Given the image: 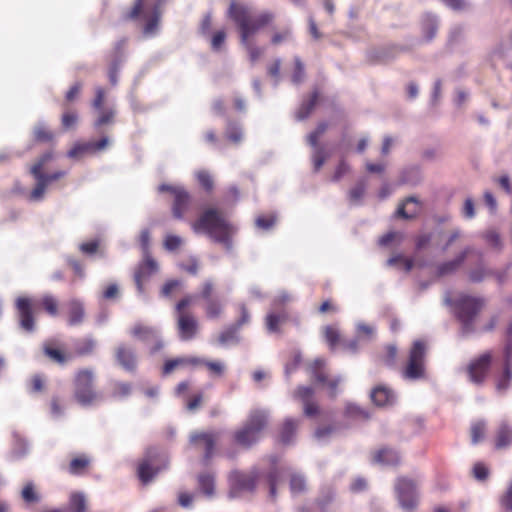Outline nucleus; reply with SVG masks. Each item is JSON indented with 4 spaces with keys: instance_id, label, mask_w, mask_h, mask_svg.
<instances>
[{
    "instance_id": "nucleus-10",
    "label": "nucleus",
    "mask_w": 512,
    "mask_h": 512,
    "mask_svg": "<svg viewBox=\"0 0 512 512\" xmlns=\"http://www.w3.org/2000/svg\"><path fill=\"white\" fill-rule=\"evenodd\" d=\"M257 481L258 474L255 471H232L228 476L229 496L236 498L242 496L245 493L253 492L256 488Z\"/></svg>"
},
{
    "instance_id": "nucleus-26",
    "label": "nucleus",
    "mask_w": 512,
    "mask_h": 512,
    "mask_svg": "<svg viewBox=\"0 0 512 512\" xmlns=\"http://www.w3.org/2000/svg\"><path fill=\"white\" fill-rule=\"evenodd\" d=\"M308 372L311 378L319 384H325L329 377L326 361L322 358H317L308 366Z\"/></svg>"
},
{
    "instance_id": "nucleus-39",
    "label": "nucleus",
    "mask_w": 512,
    "mask_h": 512,
    "mask_svg": "<svg viewBox=\"0 0 512 512\" xmlns=\"http://www.w3.org/2000/svg\"><path fill=\"white\" fill-rule=\"evenodd\" d=\"M89 464L90 460L86 456H77L71 460L68 466V472L72 475H81L87 469Z\"/></svg>"
},
{
    "instance_id": "nucleus-43",
    "label": "nucleus",
    "mask_w": 512,
    "mask_h": 512,
    "mask_svg": "<svg viewBox=\"0 0 512 512\" xmlns=\"http://www.w3.org/2000/svg\"><path fill=\"white\" fill-rule=\"evenodd\" d=\"M292 37V30L290 27H283L272 33L270 42L272 45L277 46L289 41Z\"/></svg>"
},
{
    "instance_id": "nucleus-38",
    "label": "nucleus",
    "mask_w": 512,
    "mask_h": 512,
    "mask_svg": "<svg viewBox=\"0 0 512 512\" xmlns=\"http://www.w3.org/2000/svg\"><path fill=\"white\" fill-rule=\"evenodd\" d=\"M319 98V93L314 91L308 100L304 101L297 112V118L303 120L314 110Z\"/></svg>"
},
{
    "instance_id": "nucleus-37",
    "label": "nucleus",
    "mask_w": 512,
    "mask_h": 512,
    "mask_svg": "<svg viewBox=\"0 0 512 512\" xmlns=\"http://www.w3.org/2000/svg\"><path fill=\"white\" fill-rule=\"evenodd\" d=\"M512 380V365L503 364L502 373L496 378V389L498 392H505Z\"/></svg>"
},
{
    "instance_id": "nucleus-48",
    "label": "nucleus",
    "mask_w": 512,
    "mask_h": 512,
    "mask_svg": "<svg viewBox=\"0 0 512 512\" xmlns=\"http://www.w3.org/2000/svg\"><path fill=\"white\" fill-rule=\"evenodd\" d=\"M63 108L64 112L62 114L61 124L65 130H68L76 125L78 121V115L76 111L68 109L66 104Z\"/></svg>"
},
{
    "instance_id": "nucleus-27",
    "label": "nucleus",
    "mask_w": 512,
    "mask_h": 512,
    "mask_svg": "<svg viewBox=\"0 0 512 512\" xmlns=\"http://www.w3.org/2000/svg\"><path fill=\"white\" fill-rule=\"evenodd\" d=\"M373 460L379 464L396 466L400 463V456L391 448H382L374 453Z\"/></svg>"
},
{
    "instance_id": "nucleus-23",
    "label": "nucleus",
    "mask_w": 512,
    "mask_h": 512,
    "mask_svg": "<svg viewBox=\"0 0 512 512\" xmlns=\"http://www.w3.org/2000/svg\"><path fill=\"white\" fill-rule=\"evenodd\" d=\"M68 324L70 326L80 325L85 318L84 304L79 299H70L65 305Z\"/></svg>"
},
{
    "instance_id": "nucleus-5",
    "label": "nucleus",
    "mask_w": 512,
    "mask_h": 512,
    "mask_svg": "<svg viewBox=\"0 0 512 512\" xmlns=\"http://www.w3.org/2000/svg\"><path fill=\"white\" fill-rule=\"evenodd\" d=\"M197 299L196 295L187 294L180 299L176 306V328L182 341H189L196 337L199 323L195 315L190 311Z\"/></svg>"
},
{
    "instance_id": "nucleus-44",
    "label": "nucleus",
    "mask_w": 512,
    "mask_h": 512,
    "mask_svg": "<svg viewBox=\"0 0 512 512\" xmlns=\"http://www.w3.org/2000/svg\"><path fill=\"white\" fill-rule=\"evenodd\" d=\"M327 158H328V154L326 153V151L323 147H316V149L313 150L311 160H312L314 172L317 173L320 171V169L326 162Z\"/></svg>"
},
{
    "instance_id": "nucleus-15",
    "label": "nucleus",
    "mask_w": 512,
    "mask_h": 512,
    "mask_svg": "<svg viewBox=\"0 0 512 512\" xmlns=\"http://www.w3.org/2000/svg\"><path fill=\"white\" fill-rule=\"evenodd\" d=\"M20 327L26 332L35 329L34 301L29 297H18L15 302Z\"/></svg>"
},
{
    "instance_id": "nucleus-52",
    "label": "nucleus",
    "mask_w": 512,
    "mask_h": 512,
    "mask_svg": "<svg viewBox=\"0 0 512 512\" xmlns=\"http://www.w3.org/2000/svg\"><path fill=\"white\" fill-rule=\"evenodd\" d=\"M186 360L184 357L169 359L165 361L162 369L163 375H169L172 372H174L176 369L185 367L186 366Z\"/></svg>"
},
{
    "instance_id": "nucleus-40",
    "label": "nucleus",
    "mask_w": 512,
    "mask_h": 512,
    "mask_svg": "<svg viewBox=\"0 0 512 512\" xmlns=\"http://www.w3.org/2000/svg\"><path fill=\"white\" fill-rule=\"evenodd\" d=\"M30 173L33 175L35 179H41L48 186L54 181H57L63 178L66 175L65 171H56L51 174L39 173V167H31Z\"/></svg>"
},
{
    "instance_id": "nucleus-51",
    "label": "nucleus",
    "mask_w": 512,
    "mask_h": 512,
    "mask_svg": "<svg viewBox=\"0 0 512 512\" xmlns=\"http://www.w3.org/2000/svg\"><path fill=\"white\" fill-rule=\"evenodd\" d=\"M87 508L86 499L81 493H74L70 497V509L72 512H85Z\"/></svg>"
},
{
    "instance_id": "nucleus-29",
    "label": "nucleus",
    "mask_w": 512,
    "mask_h": 512,
    "mask_svg": "<svg viewBox=\"0 0 512 512\" xmlns=\"http://www.w3.org/2000/svg\"><path fill=\"white\" fill-rule=\"evenodd\" d=\"M96 347V341L91 337L77 339L73 344L72 358L91 355Z\"/></svg>"
},
{
    "instance_id": "nucleus-64",
    "label": "nucleus",
    "mask_w": 512,
    "mask_h": 512,
    "mask_svg": "<svg viewBox=\"0 0 512 512\" xmlns=\"http://www.w3.org/2000/svg\"><path fill=\"white\" fill-rule=\"evenodd\" d=\"M182 285L181 281L176 279L168 280L162 287L161 294L164 297H169L173 294L175 290L180 288Z\"/></svg>"
},
{
    "instance_id": "nucleus-60",
    "label": "nucleus",
    "mask_w": 512,
    "mask_h": 512,
    "mask_svg": "<svg viewBox=\"0 0 512 512\" xmlns=\"http://www.w3.org/2000/svg\"><path fill=\"white\" fill-rule=\"evenodd\" d=\"M340 382H341V377L336 376V377H332V378L328 377L326 383L322 384L324 387H326V389L328 391V395L331 398L336 397L337 389H338Z\"/></svg>"
},
{
    "instance_id": "nucleus-41",
    "label": "nucleus",
    "mask_w": 512,
    "mask_h": 512,
    "mask_svg": "<svg viewBox=\"0 0 512 512\" xmlns=\"http://www.w3.org/2000/svg\"><path fill=\"white\" fill-rule=\"evenodd\" d=\"M39 304L50 316L55 317L58 315L59 303L53 295H44L40 299Z\"/></svg>"
},
{
    "instance_id": "nucleus-59",
    "label": "nucleus",
    "mask_w": 512,
    "mask_h": 512,
    "mask_svg": "<svg viewBox=\"0 0 512 512\" xmlns=\"http://www.w3.org/2000/svg\"><path fill=\"white\" fill-rule=\"evenodd\" d=\"M47 185L41 179H36V185L30 193V199L38 201L43 198Z\"/></svg>"
},
{
    "instance_id": "nucleus-6",
    "label": "nucleus",
    "mask_w": 512,
    "mask_h": 512,
    "mask_svg": "<svg viewBox=\"0 0 512 512\" xmlns=\"http://www.w3.org/2000/svg\"><path fill=\"white\" fill-rule=\"evenodd\" d=\"M95 374L91 368L77 370L74 376V398L82 406H90L98 400L94 389Z\"/></svg>"
},
{
    "instance_id": "nucleus-57",
    "label": "nucleus",
    "mask_w": 512,
    "mask_h": 512,
    "mask_svg": "<svg viewBox=\"0 0 512 512\" xmlns=\"http://www.w3.org/2000/svg\"><path fill=\"white\" fill-rule=\"evenodd\" d=\"M225 136L229 141L237 144L242 139V132L238 126L233 123H229L225 132Z\"/></svg>"
},
{
    "instance_id": "nucleus-45",
    "label": "nucleus",
    "mask_w": 512,
    "mask_h": 512,
    "mask_svg": "<svg viewBox=\"0 0 512 512\" xmlns=\"http://www.w3.org/2000/svg\"><path fill=\"white\" fill-rule=\"evenodd\" d=\"M486 433V423L484 421H477L472 424L470 429L471 441L477 444L482 441Z\"/></svg>"
},
{
    "instance_id": "nucleus-18",
    "label": "nucleus",
    "mask_w": 512,
    "mask_h": 512,
    "mask_svg": "<svg viewBox=\"0 0 512 512\" xmlns=\"http://www.w3.org/2000/svg\"><path fill=\"white\" fill-rule=\"evenodd\" d=\"M109 144V139L103 137L98 141H89L83 143H76L67 153V156L72 159H80L87 154H95L100 152Z\"/></svg>"
},
{
    "instance_id": "nucleus-49",
    "label": "nucleus",
    "mask_w": 512,
    "mask_h": 512,
    "mask_svg": "<svg viewBox=\"0 0 512 512\" xmlns=\"http://www.w3.org/2000/svg\"><path fill=\"white\" fill-rule=\"evenodd\" d=\"M292 494H300L306 490V480L302 475L292 474L289 481Z\"/></svg>"
},
{
    "instance_id": "nucleus-21",
    "label": "nucleus",
    "mask_w": 512,
    "mask_h": 512,
    "mask_svg": "<svg viewBox=\"0 0 512 512\" xmlns=\"http://www.w3.org/2000/svg\"><path fill=\"white\" fill-rule=\"evenodd\" d=\"M43 353L52 362L60 365L72 359V353L66 352L55 340H49L43 344Z\"/></svg>"
},
{
    "instance_id": "nucleus-61",
    "label": "nucleus",
    "mask_w": 512,
    "mask_h": 512,
    "mask_svg": "<svg viewBox=\"0 0 512 512\" xmlns=\"http://www.w3.org/2000/svg\"><path fill=\"white\" fill-rule=\"evenodd\" d=\"M507 335L509 337L507 343L504 347V362L503 364H510L512 365V323L509 325L507 329Z\"/></svg>"
},
{
    "instance_id": "nucleus-19",
    "label": "nucleus",
    "mask_w": 512,
    "mask_h": 512,
    "mask_svg": "<svg viewBox=\"0 0 512 512\" xmlns=\"http://www.w3.org/2000/svg\"><path fill=\"white\" fill-rule=\"evenodd\" d=\"M314 393V389L309 386H299L293 392L294 399L302 402L304 414L308 417L316 416L319 413V406L313 399Z\"/></svg>"
},
{
    "instance_id": "nucleus-13",
    "label": "nucleus",
    "mask_w": 512,
    "mask_h": 512,
    "mask_svg": "<svg viewBox=\"0 0 512 512\" xmlns=\"http://www.w3.org/2000/svg\"><path fill=\"white\" fill-rule=\"evenodd\" d=\"M416 482L405 476L398 477L395 482V492L400 506L406 511H413L417 508L419 497L416 489Z\"/></svg>"
},
{
    "instance_id": "nucleus-54",
    "label": "nucleus",
    "mask_w": 512,
    "mask_h": 512,
    "mask_svg": "<svg viewBox=\"0 0 512 512\" xmlns=\"http://www.w3.org/2000/svg\"><path fill=\"white\" fill-rule=\"evenodd\" d=\"M99 111V116L94 123L96 128H99L103 125L110 124L114 120L115 112L112 109H101Z\"/></svg>"
},
{
    "instance_id": "nucleus-50",
    "label": "nucleus",
    "mask_w": 512,
    "mask_h": 512,
    "mask_svg": "<svg viewBox=\"0 0 512 512\" xmlns=\"http://www.w3.org/2000/svg\"><path fill=\"white\" fill-rule=\"evenodd\" d=\"M239 318L232 325L239 331L243 326L248 325L251 320L250 312L243 303L238 305Z\"/></svg>"
},
{
    "instance_id": "nucleus-63",
    "label": "nucleus",
    "mask_w": 512,
    "mask_h": 512,
    "mask_svg": "<svg viewBox=\"0 0 512 512\" xmlns=\"http://www.w3.org/2000/svg\"><path fill=\"white\" fill-rule=\"evenodd\" d=\"M182 244V239L176 235H167L164 239V248L168 251L177 250Z\"/></svg>"
},
{
    "instance_id": "nucleus-31",
    "label": "nucleus",
    "mask_w": 512,
    "mask_h": 512,
    "mask_svg": "<svg viewBox=\"0 0 512 512\" xmlns=\"http://www.w3.org/2000/svg\"><path fill=\"white\" fill-rule=\"evenodd\" d=\"M297 427V420L291 418L286 419L280 430L279 441L284 445L290 444L294 439Z\"/></svg>"
},
{
    "instance_id": "nucleus-20",
    "label": "nucleus",
    "mask_w": 512,
    "mask_h": 512,
    "mask_svg": "<svg viewBox=\"0 0 512 512\" xmlns=\"http://www.w3.org/2000/svg\"><path fill=\"white\" fill-rule=\"evenodd\" d=\"M143 255L144 259L139 264L134 274V280L140 292L143 291V281L154 274L158 269L157 262L152 258L151 254Z\"/></svg>"
},
{
    "instance_id": "nucleus-33",
    "label": "nucleus",
    "mask_w": 512,
    "mask_h": 512,
    "mask_svg": "<svg viewBox=\"0 0 512 512\" xmlns=\"http://www.w3.org/2000/svg\"><path fill=\"white\" fill-rule=\"evenodd\" d=\"M468 252H469V249H465L454 260L447 261V262L439 265L437 268L438 275L444 276V275L455 272L460 267V265L465 261Z\"/></svg>"
},
{
    "instance_id": "nucleus-55",
    "label": "nucleus",
    "mask_w": 512,
    "mask_h": 512,
    "mask_svg": "<svg viewBox=\"0 0 512 512\" xmlns=\"http://www.w3.org/2000/svg\"><path fill=\"white\" fill-rule=\"evenodd\" d=\"M131 384L126 382H116L113 384L112 396L115 398H123L130 394Z\"/></svg>"
},
{
    "instance_id": "nucleus-17",
    "label": "nucleus",
    "mask_w": 512,
    "mask_h": 512,
    "mask_svg": "<svg viewBox=\"0 0 512 512\" xmlns=\"http://www.w3.org/2000/svg\"><path fill=\"white\" fill-rule=\"evenodd\" d=\"M114 356L117 364L125 371L130 373L136 371L138 360L136 352L131 346L125 343L119 344L115 348Z\"/></svg>"
},
{
    "instance_id": "nucleus-14",
    "label": "nucleus",
    "mask_w": 512,
    "mask_h": 512,
    "mask_svg": "<svg viewBox=\"0 0 512 512\" xmlns=\"http://www.w3.org/2000/svg\"><path fill=\"white\" fill-rule=\"evenodd\" d=\"M130 335L149 347L150 353L154 354L160 351L164 343L160 337L159 331L153 326H149L143 323H136L130 329Z\"/></svg>"
},
{
    "instance_id": "nucleus-28",
    "label": "nucleus",
    "mask_w": 512,
    "mask_h": 512,
    "mask_svg": "<svg viewBox=\"0 0 512 512\" xmlns=\"http://www.w3.org/2000/svg\"><path fill=\"white\" fill-rule=\"evenodd\" d=\"M371 399L377 406H387L394 402V394L388 387L379 385L372 390Z\"/></svg>"
},
{
    "instance_id": "nucleus-62",
    "label": "nucleus",
    "mask_w": 512,
    "mask_h": 512,
    "mask_svg": "<svg viewBox=\"0 0 512 512\" xmlns=\"http://www.w3.org/2000/svg\"><path fill=\"white\" fill-rule=\"evenodd\" d=\"M324 337H325L326 342L330 345L331 348H334L339 341V333L332 326H327L325 328Z\"/></svg>"
},
{
    "instance_id": "nucleus-53",
    "label": "nucleus",
    "mask_w": 512,
    "mask_h": 512,
    "mask_svg": "<svg viewBox=\"0 0 512 512\" xmlns=\"http://www.w3.org/2000/svg\"><path fill=\"white\" fill-rule=\"evenodd\" d=\"M21 496L26 503H36L39 501V495L32 482H28L24 485Z\"/></svg>"
},
{
    "instance_id": "nucleus-35",
    "label": "nucleus",
    "mask_w": 512,
    "mask_h": 512,
    "mask_svg": "<svg viewBox=\"0 0 512 512\" xmlns=\"http://www.w3.org/2000/svg\"><path fill=\"white\" fill-rule=\"evenodd\" d=\"M198 486L206 496H213L215 491V477L210 472L201 473L198 476Z\"/></svg>"
},
{
    "instance_id": "nucleus-58",
    "label": "nucleus",
    "mask_w": 512,
    "mask_h": 512,
    "mask_svg": "<svg viewBox=\"0 0 512 512\" xmlns=\"http://www.w3.org/2000/svg\"><path fill=\"white\" fill-rule=\"evenodd\" d=\"M226 40V32L221 29L216 31L211 37V48L213 51H220Z\"/></svg>"
},
{
    "instance_id": "nucleus-12",
    "label": "nucleus",
    "mask_w": 512,
    "mask_h": 512,
    "mask_svg": "<svg viewBox=\"0 0 512 512\" xmlns=\"http://www.w3.org/2000/svg\"><path fill=\"white\" fill-rule=\"evenodd\" d=\"M163 468V455L156 448L146 450L139 462L137 475L143 484L149 483Z\"/></svg>"
},
{
    "instance_id": "nucleus-47",
    "label": "nucleus",
    "mask_w": 512,
    "mask_h": 512,
    "mask_svg": "<svg viewBox=\"0 0 512 512\" xmlns=\"http://www.w3.org/2000/svg\"><path fill=\"white\" fill-rule=\"evenodd\" d=\"M196 179L199 185L208 193L214 189V180L212 175L206 170H200L196 173Z\"/></svg>"
},
{
    "instance_id": "nucleus-2",
    "label": "nucleus",
    "mask_w": 512,
    "mask_h": 512,
    "mask_svg": "<svg viewBox=\"0 0 512 512\" xmlns=\"http://www.w3.org/2000/svg\"><path fill=\"white\" fill-rule=\"evenodd\" d=\"M192 227L195 232H204L213 241L222 244L227 250H231L232 237L236 228L222 210L215 207L206 208L192 224Z\"/></svg>"
},
{
    "instance_id": "nucleus-42",
    "label": "nucleus",
    "mask_w": 512,
    "mask_h": 512,
    "mask_svg": "<svg viewBox=\"0 0 512 512\" xmlns=\"http://www.w3.org/2000/svg\"><path fill=\"white\" fill-rule=\"evenodd\" d=\"M238 332L239 331L233 325H230L219 334V344L227 345L229 343H237L239 341Z\"/></svg>"
},
{
    "instance_id": "nucleus-7",
    "label": "nucleus",
    "mask_w": 512,
    "mask_h": 512,
    "mask_svg": "<svg viewBox=\"0 0 512 512\" xmlns=\"http://www.w3.org/2000/svg\"><path fill=\"white\" fill-rule=\"evenodd\" d=\"M148 2L149 0H135L133 7L125 15V19L136 20L142 17L145 21L143 33L145 35H152L158 28L161 12L159 4L148 7Z\"/></svg>"
},
{
    "instance_id": "nucleus-25",
    "label": "nucleus",
    "mask_w": 512,
    "mask_h": 512,
    "mask_svg": "<svg viewBox=\"0 0 512 512\" xmlns=\"http://www.w3.org/2000/svg\"><path fill=\"white\" fill-rule=\"evenodd\" d=\"M421 211V203L415 197L406 198L398 207L397 215L404 219H413Z\"/></svg>"
},
{
    "instance_id": "nucleus-36",
    "label": "nucleus",
    "mask_w": 512,
    "mask_h": 512,
    "mask_svg": "<svg viewBox=\"0 0 512 512\" xmlns=\"http://www.w3.org/2000/svg\"><path fill=\"white\" fill-rule=\"evenodd\" d=\"M54 137V133L45 124L40 123L33 129V140L37 143H52Z\"/></svg>"
},
{
    "instance_id": "nucleus-16",
    "label": "nucleus",
    "mask_w": 512,
    "mask_h": 512,
    "mask_svg": "<svg viewBox=\"0 0 512 512\" xmlns=\"http://www.w3.org/2000/svg\"><path fill=\"white\" fill-rule=\"evenodd\" d=\"M218 440V434L208 432H196L191 435L190 442L198 450L204 452V462L209 463L215 451V446Z\"/></svg>"
},
{
    "instance_id": "nucleus-22",
    "label": "nucleus",
    "mask_w": 512,
    "mask_h": 512,
    "mask_svg": "<svg viewBox=\"0 0 512 512\" xmlns=\"http://www.w3.org/2000/svg\"><path fill=\"white\" fill-rule=\"evenodd\" d=\"M334 498V491L327 488L321 492L319 497H317L311 505L300 507L299 512H328Z\"/></svg>"
},
{
    "instance_id": "nucleus-56",
    "label": "nucleus",
    "mask_w": 512,
    "mask_h": 512,
    "mask_svg": "<svg viewBox=\"0 0 512 512\" xmlns=\"http://www.w3.org/2000/svg\"><path fill=\"white\" fill-rule=\"evenodd\" d=\"M499 502L505 511H512V480L509 482L506 491L501 495Z\"/></svg>"
},
{
    "instance_id": "nucleus-1",
    "label": "nucleus",
    "mask_w": 512,
    "mask_h": 512,
    "mask_svg": "<svg viewBox=\"0 0 512 512\" xmlns=\"http://www.w3.org/2000/svg\"><path fill=\"white\" fill-rule=\"evenodd\" d=\"M227 15L237 27L240 42L247 51L250 62L255 64L264 54V49L256 44L255 36L274 21L275 14L271 11L255 13L249 6L232 1Z\"/></svg>"
},
{
    "instance_id": "nucleus-9",
    "label": "nucleus",
    "mask_w": 512,
    "mask_h": 512,
    "mask_svg": "<svg viewBox=\"0 0 512 512\" xmlns=\"http://www.w3.org/2000/svg\"><path fill=\"white\" fill-rule=\"evenodd\" d=\"M426 343L422 340L413 342L409 351V357L406 367L403 370V376L406 379L416 380L425 376V356Z\"/></svg>"
},
{
    "instance_id": "nucleus-32",
    "label": "nucleus",
    "mask_w": 512,
    "mask_h": 512,
    "mask_svg": "<svg viewBox=\"0 0 512 512\" xmlns=\"http://www.w3.org/2000/svg\"><path fill=\"white\" fill-rule=\"evenodd\" d=\"M124 46H125V40H121L116 43L115 48H114L115 59L113 60L111 66L109 68V73H108L109 81L112 85L117 84V72H118L120 62H121L120 58L123 54Z\"/></svg>"
},
{
    "instance_id": "nucleus-3",
    "label": "nucleus",
    "mask_w": 512,
    "mask_h": 512,
    "mask_svg": "<svg viewBox=\"0 0 512 512\" xmlns=\"http://www.w3.org/2000/svg\"><path fill=\"white\" fill-rule=\"evenodd\" d=\"M454 315L461 325V333L466 336L475 332L477 317L486 306L482 297L467 294L459 295L452 303Z\"/></svg>"
},
{
    "instance_id": "nucleus-4",
    "label": "nucleus",
    "mask_w": 512,
    "mask_h": 512,
    "mask_svg": "<svg viewBox=\"0 0 512 512\" xmlns=\"http://www.w3.org/2000/svg\"><path fill=\"white\" fill-rule=\"evenodd\" d=\"M267 425V413L259 409L252 410L244 424L233 433V440L243 448H250L260 440Z\"/></svg>"
},
{
    "instance_id": "nucleus-8",
    "label": "nucleus",
    "mask_w": 512,
    "mask_h": 512,
    "mask_svg": "<svg viewBox=\"0 0 512 512\" xmlns=\"http://www.w3.org/2000/svg\"><path fill=\"white\" fill-rule=\"evenodd\" d=\"M493 360L494 354L491 350L472 358L465 369L469 381L478 386L483 385L490 375Z\"/></svg>"
},
{
    "instance_id": "nucleus-24",
    "label": "nucleus",
    "mask_w": 512,
    "mask_h": 512,
    "mask_svg": "<svg viewBox=\"0 0 512 512\" xmlns=\"http://www.w3.org/2000/svg\"><path fill=\"white\" fill-rule=\"evenodd\" d=\"M191 204V195L181 188L175 195L172 205V214L176 219H183Z\"/></svg>"
},
{
    "instance_id": "nucleus-30",
    "label": "nucleus",
    "mask_w": 512,
    "mask_h": 512,
    "mask_svg": "<svg viewBox=\"0 0 512 512\" xmlns=\"http://www.w3.org/2000/svg\"><path fill=\"white\" fill-rule=\"evenodd\" d=\"M512 444V428L506 423L502 422L495 434V448L503 449Z\"/></svg>"
},
{
    "instance_id": "nucleus-11",
    "label": "nucleus",
    "mask_w": 512,
    "mask_h": 512,
    "mask_svg": "<svg viewBox=\"0 0 512 512\" xmlns=\"http://www.w3.org/2000/svg\"><path fill=\"white\" fill-rule=\"evenodd\" d=\"M198 297L203 300V310L208 319L214 320L222 316L224 302L216 295L215 286L211 280H206L202 284Z\"/></svg>"
},
{
    "instance_id": "nucleus-46",
    "label": "nucleus",
    "mask_w": 512,
    "mask_h": 512,
    "mask_svg": "<svg viewBox=\"0 0 512 512\" xmlns=\"http://www.w3.org/2000/svg\"><path fill=\"white\" fill-rule=\"evenodd\" d=\"M305 78V66L300 57L295 56L294 57V69L291 74V81L298 85L300 84Z\"/></svg>"
},
{
    "instance_id": "nucleus-34",
    "label": "nucleus",
    "mask_w": 512,
    "mask_h": 512,
    "mask_svg": "<svg viewBox=\"0 0 512 512\" xmlns=\"http://www.w3.org/2000/svg\"><path fill=\"white\" fill-rule=\"evenodd\" d=\"M288 319V314L285 310H282L278 313H269L266 316V327L269 332H279L280 325L286 322Z\"/></svg>"
}]
</instances>
